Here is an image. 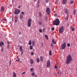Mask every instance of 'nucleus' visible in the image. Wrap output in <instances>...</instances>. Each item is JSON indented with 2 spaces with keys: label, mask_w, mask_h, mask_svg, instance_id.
<instances>
[{
  "label": "nucleus",
  "mask_w": 77,
  "mask_h": 77,
  "mask_svg": "<svg viewBox=\"0 0 77 77\" xmlns=\"http://www.w3.org/2000/svg\"><path fill=\"white\" fill-rule=\"evenodd\" d=\"M38 24H39V25H42V22L39 21L38 22Z\"/></svg>",
  "instance_id": "c756f323"
},
{
  "label": "nucleus",
  "mask_w": 77,
  "mask_h": 77,
  "mask_svg": "<svg viewBox=\"0 0 77 77\" xmlns=\"http://www.w3.org/2000/svg\"><path fill=\"white\" fill-rule=\"evenodd\" d=\"M67 0H63V4H65L66 3V2Z\"/></svg>",
  "instance_id": "a211bd4d"
},
{
  "label": "nucleus",
  "mask_w": 77,
  "mask_h": 77,
  "mask_svg": "<svg viewBox=\"0 0 77 77\" xmlns=\"http://www.w3.org/2000/svg\"><path fill=\"white\" fill-rule=\"evenodd\" d=\"M25 73H26V72H23L22 74H22H24Z\"/></svg>",
  "instance_id": "6e6d98bb"
},
{
  "label": "nucleus",
  "mask_w": 77,
  "mask_h": 77,
  "mask_svg": "<svg viewBox=\"0 0 77 77\" xmlns=\"http://www.w3.org/2000/svg\"><path fill=\"white\" fill-rule=\"evenodd\" d=\"M54 68H55V69H56L57 68V66H54Z\"/></svg>",
  "instance_id": "a19ab883"
},
{
  "label": "nucleus",
  "mask_w": 77,
  "mask_h": 77,
  "mask_svg": "<svg viewBox=\"0 0 77 77\" xmlns=\"http://www.w3.org/2000/svg\"><path fill=\"white\" fill-rule=\"evenodd\" d=\"M59 74H62V72H60L58 71V75H59Z\"/></svg>",
  "instance_id": "e433bc0d"
},
{
  "label": "nucleus",
  "mask_w": 77,
  "mask_h": 77,
  "mask_svg": "<svg viewBox=\"0 0 77 77\" xmlns=\"http://www.w3.org/2000/svg\"><path fill=\"white\" fill-rule=\"evenodd\" d=\"M7 48L8 49H9V45H8Z\"/></svg>",
  "instance_id": "79ce46f5"
},
{
  "label": "nucleus",
  "mask_w": 77,
  "mask_h": 77,
  "mask_svg": "<svg viewBox=\"0 0 77 77\" xmlns=\"http://www.w3.org/2000/svg\"><path fill=\"white\" fill-rule=\"evenodd\" d=\"M13 76L14 77H16V74H15V73H14V72H13Z\"/></svg>",
  "instance_id": "7c9ffc66"
},
{
  "label": "nucleus",
  "mask_w": 77,
  "mask_h": 77,
  "mask_svg": "<svg viewBox=\"0 0 77 77\" xmlns=\"http://www.w3.org/2000/svg\"><path fill=\"white\" fill-rule=\"evenodd\" d=\"M69 26V23H68L67 24V27H68V26Z\"/></svg>",
  "instance_id": "13d9d810"
},
{
  "label": "nucleus",
  "mask_w": 77,
  "mask_h": 77,
  "mask_svg": "<svg viewBox=\"0 0 77 77\" xmlns=\"http://www.w3.org/2000/svg\"><path fill=\"white\" fill-rule=\"evenodd\" d=\"M39 16H40V17H42V14H41V13H39Z\"/></svg>",
  "instance_id": "37998d69"
},
{
  "label": "nucleus",
  "mask_w": 77,
  "mask_h": 77,
  "mask_svg": "<svg viewBox=\"0 0 77 77\" xmlns=\"http://www.w3.org/2000/svg\"><path fill=\"white\" fill-rule=\"evenodd\" d=\"M58 1L56 0V2H57Z\"/></svg>",
  "instance_id": "69168bd1"
},
{
  "label": "nucleus",
  "mask_w": 77,
  "mask_h": 77,
  "mask_svg": "<svg viewBox=\"0 0 77 77\" xmlns=\"http://www.w3.org/2000/svg\"><path fill=\"white\" fill-rule=\"evenodd\" d=\"M4 7L3 6H2L1 8V12H3L4 10Z\"/></svg>",
  "instance_id": "9b49d317"
},
{
  "label": "nucleus",
  "mask_w": 77,
  "mask_h": 77,
  "mask_svg": "<svg viewBox=\"0 0 77 77\" xmlns=\"http://www.w3.org/2000/svg\"><path fill=\"white\" fill-rule=\"evenodd\" d=\"M73 14L74 15H75L76 14V10H74L73 11Z\"/></svg>",
  "instance_id": "cd10ccee"
},
{
  "label": "nucleus",
  "mask_w": 77,
  "mask_h": 77,
  "mask_svg": "<svg viewBox=\"0 0 77 77\" xmlns=\"http://www.w3.org/2000/svg\"><path fill=\"white\" fill-rule=\"evenodd\" d=\"M3 45H4V43L2 41H1L0 42V47H3Z\"/></svg>",
  "instance_id": "9d476101"
},
{
  "label": "nucleus",
  "mask_w": 77,
  "mask_h": 77,
  "mask_svg": "<svg viewBox=\"0 0 77 77\" xmlns=\"http://www.w3.org/2000/svg\"><path fill=\"white\" fill-rule=\"evenodd\" d=\"M69 17V15H67V17H66L65 18V20H68Z\"/></svg>",
  "instance_id": "f3484780"
},
{
  "label": "nucleus",
  "mask_w": 77,
  "mask_h": 77,
  "mask_svg": "<svg viewBox=\"0 0 77 77\" xmlns=\"http://www.w3.org/2000/svg\"><path fill=\"white\" fill-rule=\"evenodd\" d=\"M49 1V0H46V3H48Z\"/></svg>",
  "instance_id": "a18cd8bd"
},
{
  "label": "nucleus",
  "mask_w": 77,
  "mask_h": 77,
  "mask_svg": "<svg viewBox=\"0 0 77 77\" xmlns=\"http://www.w3.org/2000/svg\"><path fill=\"white\" fill-rule=\"evenodd\" d=\"M52 43H53V44H56V42H55V41H54V39H52Z\"/></svg>",
  "instance_id": "4468645a"
},
{
  "label": "nucleus",
  "mask_w": 77,
  "mask_h": 77,
  "mask_svg": "<svg viewBox=\"0 0 77 77\" xmlns=\"http://www.w3.org/2000/svg\"><path fill=\"white\" fill-rule=\"evenodd\" d=\"M28 44L29 45H30L31 44H32V40H30L29 41V42H28Z\"/></svg>",
  "instance_id": "aec40b11"
},
{
  "label": "nucleus",
  "mask_w": 77,
  "mask_h": 77,
  "mask_svg": "<svg viewBox=\"0 0 77 77\" xmlns=\"http://www.w3.org/2000/svg\"><path fill=\"white\" fill-rule=\"evenodd\" d=\"M20 10H18V9L15 10L14 11V14H18L19 13H20Z\"/></svg>",
  "instance_id": "423d86ee"
},
{
  "label": "nucleus",
  "mask_w": 77,
  "mask_h": 77,
  "mask_svg": "<svg viewBox=\"0 0 77 77\" xmlns=\"http://www.w3.org/2000/svg\"><path fill=\"white\" fill-rule=\"evenodd\" d=\"M32 46H35V41H33L32 42Z\"/></svg>",
  "instance_id": "b1692460"
},
{
  "label": "nucleus",
  "mask_w": 77,
  "mask_h": 77,
  "mask_svg": "<svg viewBox=\"0 0 77 77\" xmlns=\"http://www.w3.org/2000/svg\"><path fill=\"white\" fill-rule=\"evenodd\" d=\"M30 62L31 64H33V60L31 59Z\"/></svg>",
  "instance_id": "393cba45"
},
{
  "label": "nucleus",
  "mask_w": 77,
  "mask_h": 77,
  "mask_svg": "<svg viewBox=\"0 0 77 77\" xmlns=\"http://www.w3.org/2000/svg\"><path fill=\"white\" fill-rule=\"evenodd\" d=\"M21 14H22V15H24V12H21Z\"/></svg>",
  "instance_id": "58836bf2"
},
{
  "label": "nucleus",
  "mask_w": 77,
  "mask_h": 77,
  "mask_svg": "<svg viewBox=\"0 0 77 77\" xmlns=\"http://www.w3.org/2000/svg\"><path fill=\"white\" fill-rule=\"evenodd\" d=\"M70 28L72 30V31H74V28H73L72 26H71Z\"/></svg>",
  "instance_id": "412c9836"
},
{
  "label": "nucleus",
  "mask_w": 77,
  "mask_h": 77,
  "mask_svg": "<svg viewBox=\"0 0 77 77\" xmlns=\"http://www.w3.org/2000/svg\"><path fill=\"white\" fill-rule=\"evenodd\" d=\"M60 23V21L58 19H56L55 20L53 21V26H58L59 25V23Z\"/></svg>",
  "instance_id": "f03ea898"
},
{
  "label": "nucleus",
  "mask_w": 77,
  "mask_h": 77,
  "mask_svg": "<svg viewBox=\"0 0 77 77\" xmlns=\"http://www.w3.org/2000/svg\"><path fill=\"white\" fill-rule=\"evenodd\" d=\"M37 7H38L39 6V4H37Z\"/></svg>",
  "instance_id": "603ef678"
},
{
  "label": "nucleus",
  "mask_w": 77,
  "mask_h": 77,
  "mask_svg": "<svg viewBox=\"0 0 77 77\" xmlns=\"http://www.w3.org/2000/svg\"><path fill=\"white\" fill-rule=\"evenodd\" d=\"M64 28L63 26H61L60 27L59 29V32L60 33H62L63 32V29Z\"/></svg>",
  "instance_id": "39448f33"
},
{
  "label": "nucleus",
  "mask_w": 77,
  "mask_h": 77,
  "mask_svg": "<svg viewBox=\"0 0 77 77\" xmlns=\"http://www.w3.org/2000/svg\"><path fill=\"white\" fill-rule=\"evenodd\" d=\"M50 8H47L46 10V12L48 14H50Z\"/></svg>",
  "instance_id": "1a4fd4ad"
},
{
  "label": "nucleus",
  "mask_w": 77,
  "mask_h": 77,
  "mask_svg": "<svg viewBox=\"0 0 77 77\" xmlns=\"http://www.w3.org/2000/svg\"><path fill=\"white\" fill-rule=\"evenodd\" d=\"M51 30L52 31H54V28H52Z\"/></svg>",
  "instance_id": "ea45409f"
},
{
  "label": "nucleus",
  "mask_w": 77,
  "mask_h": 77,
  "mask_svg": "<svg viewBox=\"0 0 77 77\" xmlns=\"http://www.w3.org/2000/svg\"><path fill=\"white\" fill-rule=\"evenodd\" d=\"M35 73L34 72H32V75L33 77H34L35 76Z\"/></svg>",
  "instance_id": "c85d7f7f"
},
{
  "label": "nucleus",
  "mask_w": 77,
  "mask_h": 77,
  "mask_svg": "<svg viewBox=\"0 0 77 77\" xmlns=\"http://www.w3.org/2000/svg\"><path fill=\"white\" fill-rule=\"evenodd\" d=\"M43 32L45 31L44 29H43Z\"/></svg>",
  "instance_id": "052dcab7"
},
{
  "label": "nucleus",
  "mask_w": 77,
  "mask_h": 77,
  "mask_svg": "<svg viewBox=\"0 0 77 77\" xmlns=\"http://www.w3.org/2000/svg\"><path fill=\"white\" fill-rule=\"evenodd\" d=\"M20 18L21 20H23V16L22 15H20Z\"/></svg>",
  "instance_id": "f8f14e48"
},
{
  "label": "nucleus",
  "mask_w": 77,
  "mask_h": 77,
  "mask_svg": "<svg viewBox=\"0 0 77 77\" xmlns=\"http://www.w3.org/2000/svg\"><path fill=\"white\" fill-rule=\"evenodd\" d=\"M3 20H4V21H6L7 20H6V19H3Z\"/></svg>",
  "instance_id": "3c124183"
},
{
  "label": "nucleus",
  "mask_w": 77,
  "mask_h": 77,
  "mask_svg": "<svg viewBox=\"0 0 77 77\" xmlns=\"http://www.w3.org/2000/svg\"><path fill=\"white\" fill-rule=\"evenodd\" d=\"M34 54V53H33V52H32V53H31V55H32V56H33V55Z\"/></svg>",
  "instance_id": "09e8293b"
},
{
  "label": "nucleus",
  "mask_w": 77,
  "mask_h": 77,
  "mask_svg": "<svg viewBox=\"0 0 77 77\" xmlns=\"http://www.w3.org/2000/svg\"><path fill=\"white\" fill-rule=\"evenodd\" d=\"M18 18H15V23H17V21H18Z\"/></svg>",
  "instance_id": "6ab92c4d"
},
{
  "label": "nucleus",
  "mask_w": 77,
  "mask_h": 77,
  "mask_svg": "<svg viewBox=\"0 0 77 77\" xmlns=\"http://www.w3.org/2000/svg\"><path fill=\"white\" fill-rule=\"evenodd\" d=\"M66 46V42H65L63 44L61 45V50H62L63 49H65Z\"/></svg>",
  "instance_id": "7ed1b4c3"
},
{
  "label": "nucleus",
  "mask_w": 77,
  "mask_h": 77,
  "mask_svg": "<svg viewBox=\"0 0 77 77\" xmlns=\"http://www.w3.org/2000/svg\"><path fill=\"white\" fill-rule=\"evenodd\" d=\"M36 1V0H34V2H35Z\"/></svg>",
  "instance_id": "bf43d9fd"
},
{
  "label": "nucleus",
  "mask_w": 77,
  "mask_h": 77,
  "mask_svg": "<svg viewBox=\"0 0 77 77\" xmlns=\"http://www.w3.org/2000/svg\"><path fill=\"white\" fill-rule=\"evenodd\" d=\"M45 38H46V39H48V35H45Z\"/></svg>",
  "instance_id": "a878e982"
},
{
  "label": "nucleus",
  "mask_w": 77,
  "mask_h": 77,
  "mask_svg": "<svg viewBox=\"0 0 77 77\" xmlns=\"http://www.w3.org/2000/svg\"><path fill=\"white\" fill-rule=\"evenodd\" d=\"M33 68H32L30 69V71H31V72H33Z\"/></svg>",
  "instance_id": "72a5a7b5"
},
{
  "label": "nucleus",
  "mask_w": 77,
  "mask_h": 77,
  "mask_svg": "<svg viewBox=\"0 0 77 77\" xmlns=\"http://www.w3.org/2000/svg\"><path fill=\"white\" fill-rule=\"evenodd\" d=\"M19 35H21V32H19Z\"/></svg>",
  "instance_id": "864d4df0"
},
{
  "label": "nucleus",
  "mask_w": 77,
  "mask_h": 77,
  "mask_svg": "<svg viewBox=\"0 0 77 77\" xmlns=\"http://www.w3.org/2000/svg\"><path fill=\"white\" fill-rule=\"evenodd\" d=\"M11 63H12V61H11V60H10L9 62V65H11Z\"/></svg>",
  "instance_id": "c9c22d12"
},
{
  "label": "nucleus",
  "mask_w": 77,
  "mask_h": 77,
  "mask_svg": "<svg viewBox=\"0 0 77 77\" xmlns=\"http://www.w3.org/2000/svg\"><path fill=\"white\" fill-rule=\"evenodd\" d=\"M18 47H20V45H18Z\"/></svg>",
  "instance_id": "774afa93"
},
{
  "label": "nucleus",
  "mask_w": 77,
  "mask_h": 77,
  "mask_svg": "<svg viewBox=\"0 0 77 77\" xmlns=\"http://www.w3.org/2000/svg\"><path fill=\"white\" fill-rule=\"evenodd\" d=\"M71 61H72V59L71 57V56L70 55H68L67 57L66 63V64H69L71 63Z\"/></svg>",
  "instance_id": "f257e3e1"
},
{
  "label": "nucleus",
  "mask_w": 77,
  "mask_h": 77,
  "mask_svg": "<svg viewBox=\"0 0 77 77\" xmlns=\"http://www.w3.org/2000/svg\"><path fill=\"white\" fill-rule=\"evenodd\" d=\"M13 2H14V0H12V3H13Z\"/></svg>",
  "instance_id": "0e129e2a"
},
{
  "label": "nucleus",
  "mask_w": 77,
  "mask_h": 77,
  "mask_svg": "<svg viewBox=\"0 0 77 77\" xmlns=\"http://www.w3.org/2000/svg\"><path fill=\"white\" fill-rule=\"evenodd\" d=\"M4 50V48L3 47H2V49H1V51L2 52H3V50Z\"/></svg>",
  "instance_id": "2f4dec72"
},
{
  "label": "nucleus",
  "mask_w": 77,
  "mask_h": 77,
  "mask_svg": "<svg viewBox=\"0 0 77 77\" xmlns=\"http://www.w3.org/2000/svg\"><path fill=\"white\" fill-rule=\"evenodd\" d=\"M39 3H40V1H38L37 2V4H39Z\"/></svg>",
  "instance_id": "de8ad7c7"
},
{
  "label": "nucleus",
  "mask_w": 77,
  "mask_h": 77,
  "mask_svg": "<svg viewBox=\"0 0 77 77\" xmlns=\"http://www.w3.org/2000/svg\"><path fill=\"white\" fill-rule=\"evenodd\" d=\"M31 21H32V19H28L27 23L28 26L29 27H30V26H31Z\"/></svg>",
  "instance_id": "20e7f679"
},
{
  "label": "nucleus",
  "mask_w": 77,
  "mask_h": 77,
  "mask_svg": "<svg viewBox=\"0 0 77 77\" xmlns=\"http://www.w3.org/2000/svg\"><path fill=\"white\" fill-rule=\"evenodd\" d=\"M36 60H37V63H39V62H40V60H39V58H37L36 59Z\"/></svg>",
  "instance_id": "4be33fe9"
},
{
  "label": "nucleus",
  "mask_w": 77,
  "mask_h": 77,
  "mask_svg": "<svg viewBox=\"0 0 77 77\" xmlns=\"http://www.w3.org/2000/svg\"><path fill=\"white\" fill-rule=\"evenodd\" d=\"M7 43L8 44V45H9V41L7 42Z\"/></svg>",
  "instance_id": "5fc2aeb1"
},
{
  "label": "nucleus",
  "mask_w": 77,
  "mask_h": 77,
  "mask_svg": "<svg viewBox=\"0 0 77 77\" xmlns=\"http://www.w3.org/2000/svg\"><path fill=\"white\" fill-rule=\"evenodd\" d=\"M29 49H30V50H32V49H33V46L32 45L30 46L29 47Z\"/></svg>",
  "instance_id": "bb28decb"
},
{
  "label": "nucleus",
  "mask_w": 77,
  "mask_h": 77,
  "mask_svg": "<svg viewBox=\"0 0 77 77\" xmlns=\"http://www.w3.org/2000/svg\"><path fill=\"white\" fill-rule=\"evenodd\" d=\"M16 61H17V62H20V60H16Z\"/></svg>",
  "instance_id": "4d7b16f0"
},
{
  "label": "nucleus",
  "mask_w": 77,
  "mask_h": 77,
  "mask_svg": "<svg viewBox=\"0 0 77 77\" xmlns=\"http://www.w3.org/2000/svg\"><path fill=\"white\" fill-rule=\"evenodd\" d=\"M64 12H65L66 14H68V9H65L64 10Z\"/></svg>",
  "instance_id": "ddd939ff"
},
{
  "label": "nucleus",
  "mask_w": 77,
  "mask_h": 77,
  "mask_svg": "<svg viewBox=\"0 0 77 77\" xmlns=\"http://www.w3.org/2000/svg\"><path fill=\"white\" fill-rule=\"evenodd\" d=\"M70 3H71V4H72V3H74V2L72 1H70Z\"/></svg>",
  "instance_id": "4c0bfd02"
},
{
  "label": "nucleus",
  "mask_w": 77,
  "mask_h": 77,
  "mask_svg": "<svg viewBox=\"0 0 77 77\" xmlns=\"http://www.w3.org/2000/svg\"><path fill=\"white\" fill-rule=\"evenodd\" d=\"M47 68H49L50 66V61L48 60L47 63Z\"/></svg>",
  "instance_id": "0eeeda50"
},
{
  "label": "nucleus",
  "mask_w": 77,
  "mask_h": 77,
  "mask_svg": "<svg viewBox=\"0 0 77 77\" xmlns=\"http://www.w3.org/2000/svg\"><path fill=\"white\" fill-rule=\"evenodd\" d=\"M19 49H20V51L21 54V55L22 56L23 55V46H20V48H19Z\"/></svg>",
  "instance_id": "6e6552de"
},
{
  "label": "nucleus",
  "mask_w": 77,
  "mask_h": 77,
  "mask_svg": "<svg viewBox=\"0 0 77 77\" xmlns=\"http://www.w3.org/2000/svg\"><path fill=\"white\" fill-rule=\"evenodd\" d=\"M49 54L50 56H51V55H52V54H51V50L49 51Z\"/></svg>",
  "instance_id": "5701e85b"
},
{
  "label": "nucleus",
  "mask_w": 77,
  "mask_h": 77,
  "mask_svg": "<svg viewBox=\"0 0 77 77\" xmlns=\"http://www.w3.org/2000/svg\"><path fill=\"white\" fill-rule=\"evenodd\" d=\"M39 31L40 33H42V30L41 29H39Z\"/></svg>",
  "instance_id": "f704fd0d"
},
{
  "label": "nucleus",
  "mask_w": 77,
  "mask_h": 77,
  "mask_svg": "<svg viewBox=\"0 0 77 77\" xmlns=\"http://www.w3.org/2000/svg\"><path fill=\"white\" fill-rule=\"evenodd\" d=\"M67 46L68 47H70V44H69V43H68L67 44Z\"/></svg>",
  "instance_id": "473e14b6"
},
{
  "label": "nucleus",
  "mask_w": 77,
  "mask_h": 77,
  "mask_svg": "<svg viewBox=\"0 0 77 77\" xmlns=\"http://www.w3.org/2000/svg\"><path fill=\"white\" fill-rule=\"evenodd\" d=\"M35 77H37V76L36 75H35Z\"/></svg>",
  "instance_id": "338daca9"
},
{
  "label": "nucleus",
  "mask_w": 77,
  "mask_h": 77,
  "mask_svg": "<svg viewBox=\"0 0 77 77\" xmlns=\"http://www.w3.org/2000/svg\"><path fill=\"white\" fill-rule=\"evenodd\" d=\"M45 20L46 21H47L48 20V17L46 16L45 17Z\"/></svg>",
  "instance_id": "dca6fc26"
},
{
  "label": "nucleus",
  "mask_w": 77,
  "mask_h": 77,
  "mask_svg": "<svg viewBox=\"0 0 77 77\" xmlns=\"http://www.w3.org/2000/svg\"><path fill=\"white\" fill-rule=\"evenodd\" d=\"M40 61L41 62H43V57L42 56H41L40 57Z\"/></svg>",
  "instance_id": "2eb2a0df"
},
{
  "label": "nucleus",
  "mask_w": 77,
  "mask_h": 77,
  "mask_svg": "<svg viewBox=\"0 0 77 77\" xmlns=\"http://www.w3.org/2000/svg\"><path fill=\"white\" fill-rule=\"evenodd\" d=\"M18 60H20V59L18 58Z\"/></svg>",
  "instance_id": "680f3d73"
},
{
  "label": "nucleus",
  "mask_w": 77,
  "mask_h": 77,
  "mask_svg": "<svg viewBox=\"0 0 77 77\" xmlns=\"http://www.w3.org/2000/svg\"><path fill=\"white\" fill-rule=\"evenodd\" d=\"M18 8H20V6H18Z\"/></svg>",
  "instance_id": "e2e57ef3"
},
{
  "label": "nucleus",
  "mask_w": 77,
  "mask_h": 77,
  "mask_svg": "<svg viewBox=\"0 0 77 77\" xmlns=\"http://www.w3.org/2000/svg\"><path fill=\"white\" fill-rule=\"evenodd\" d=\"M20 40L19 39L20 41H21V40H22V38L20 37Z\"/></svg>",
  "instance_id": "8fccbe9b"
},
{
  "label": "nucleus",
  "mask_w": 77,
  "mask_h": 77,
  "mask_svg": "<svg viewBox=\"0 0 77 77\" xmlns=\"http://www.w3.org/2000/svg\"><path fill=\"white\" fill-rule=\"evenodd\" d=\"M51 47H53V44H51Z\"/></svg>",
  "instance_id": "49530a36"
},
{
  "label": "nucleus",
  "mask_w": 77,
  "mask_h": 77,
  "mask_svg": "<svg viewBox=\"0 0 77 77\" xmlns=\"http://www.w3.org/2000/svg\"><path fill=\"white\" fill-rule=\"evenodd\" d=\"M54 17H57V14H54Z\"/></svg>",
  "instance_id": "c03bdc74"
}]
</instances>
